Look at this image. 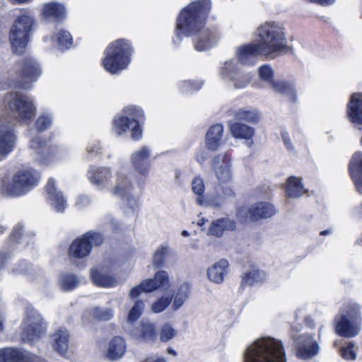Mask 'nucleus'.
Returning a JSON list of instances; mask_svg holds the SVG:
<instances>
[{"label":"nucleus","instance_id":"nucleus-1","mask_svg":"<svg viewBox=\"0 0 362 362\" xmlns=\"http://www.w3.org/2000/svg\"><path fill=\"white\" fill-rule=\"evenodd\" d=\"M211 7L210 0H197L188 4L180 13L177 20L175 35L194 37V48L198 51L207 49L216 45L219 35L216 30L204 29V21Z\"/></svg>","mask_w":362,"mask_h":362},{"label":"nucleus","instance_id":"nucleus-2","mask_svg":"<svg viewBox=\"0 0 362 362\" xmlns=\"http://www.w3.org/2000/svg\"><path fill=\"white\" fill-rule=\"evenodd\" d=\"M243 362H286L282 341L270 337L255 340L243 351Z\"/></svg>","mask_w":362,"mask_h":362},{"label":"nucleus","instance_id":"nucleus-3","mask_svg":"<svg viewBox=\"0 0 362 362\" xmlns=\"http://www.w3.org/2000/svg\"><path fill=\"white\" fill-rule=\"evenodd\" d=\"M132 52L133 47L129 40H116L105 48L101 64L110 74H118L128 67Z\"/></svg>","mask_w":362,"mask_h":362},{"label":"nucleus","instance_id":"nucleus-4","mask_svg":"<svg viewBox=\"0 0 362 362\" xmlns=\"http://www.w3.org/2000/svg\"><path fill=\"white\" fill-rule=\"evenodd\" d=\"M257 35L264 56L274 57L288 48L284 28L278 23H264L259 27Z\"/></svg>","mask_w":362,"mask_h":362},{"label":"nucleus","instance_id":"nucleus-5","mask_svg":"<svg viewBox=\"0 0 362 362\" xmlns=\"http://www.w3.org/2000/svg\"><path fill=\"white\" fill-rule=\"evenodd\" d=\"M34 18L28 13H23L14 20L9 33L13 51L17 54L23 52L29 40L34 25Z\"/></svg>","mask_w":362,"mask_h":362},{"label":"nucleus","instance_id":"nucleus-6","mask_svg":"<svg viewBox=\"0 0 362 362\" xmlns=\"http://www.w3.org/2000/svg\"><path fill=\"white\" fill-rule=\"evenodd\" d=\"M38 180V174L32 168L21 169L14 174L11 182H2L1 191L6 196H21L34 187Z\"/></svg>","mask_w":362,"mask_h":362},{"label":"nucleus","instance_id":"nucleus-7","mask_svg":"<svg viewBox=\"0 0 362 362\" xmlns=\"http://www.w3.org/2000/svg\"><path fill=\"white\" fill-rule=\"evenodd\" d=\"M4 103L13 115L21 121L29 123L35 115L34 104L26 95L11 92L5 95Z\"/></svg>","mask_w":362,"mask_h":362},{"label":"nucleus","instance_id":"nucleus-8","mask_svg":"<svg viewBox=\"0 0 362 362\" xmlns=\"http://www.w3.org/2000/svg\"><path fill=\"white\" fill-rule=\"evenodd\" d=\"M111 192L113 194L124 199L130 208H134L137 205L139 192L132 184L131 177L128 175L118 173L115 185L111 189Z\"/></svg>","mask_w":362,"mask_h":362},{"label":"nucleus","instance_id":"nucleus-9","mask_svg":"<svg viewBox=\"0 0 362 362\" xmlns=\"http://www.w3.org/2000/svg\"><path fill=\"white\" fill-rule=\"evenodd\" d=\"M358 306H354L349 308L346 315L335 317V331L339 335L344 337H353L358 333Z\"/></svg>","mask_w":362,"mask_h":362},{"label":"nucleus","instance_id":"nucleus-10","mask_svg":"<svg viewBox=\"0 0 362 362\" xmlns=\"http://www.w3.org/2000/svg\"><path fill=\"white\" fill-rule=\"evenodd\" d=\"M42 318L32 306H28L26 317L23 323L22 337L23 340L33 341L43 332Z\"/></svg>","mask_w":362,"mask_h":362},{"label":"nucleus","instance_id":"nucleus-11","mask_svg":"<svg viewBox=\"0 0 362 362\" xmlns=\"http://www.w3.org/2000/svg\"><path fill=\"white\" fill-rule=\"evenodd\" d=\"M276 213L274 206L269 202H258L252 205L248 209H240L236 215L240 218L243 214H248L252 221L272 217Z\"/></svg>","mask_w":362,"mask_h":362},{"label":"nucleus","instance_id":"nucleus-12","mask_svg":"<svg viewBox=\"0 0 362 362\" xmlns=\"http://www.w3.org/2000/svg\"><path fill=\"white\" fill-rule=\"evenodd\" d=\"M131 337L139 342L153 343L157 336L156 325L148 321H142L130 330Z\"/></svg>","mask_w":362,"mask_h":362},{"label":"nucleus","instance_id":"nucleus-13","mask_svg":"<svg viewBox=\"0 0 362 362\" xmlns=\"http://www.w3.org/2000/svg\"><path fill=\"white\" fill-rule=\"evenodd\" d=\"M0 362H38V358L26 351L4 348L0 349Z\"/></svg>","mask_w":362,"mask_h":362},{"label":"nucleus","instance_id":"nucleus-14","mask_svg":"<svg viewBox=\"0 0 362 362\" xmlns=\"http://www.w3.org/2000/svg\"><path fill=\"white\" fill-rule=\"evenodd\" d=\"M45 191L47 199L54 210L59 213L64 212L66 207V202L62 192L57 189L53 178L49 179L45 186Z\"/></svg>","mask_w":362,"mask_h":362},{"label":"nucleus","instance_id":"nucleus-15","mask_svg":"<svg viewBox=\"0 0 362 362\" xmlns=\"http://www.w3.org/2000/svg\"><path fill=\"white\" fill-rule=\"evenodd\" d=\"M16 136L7 124L0 126V160L6 158L15 148Z\"/></svg>","mask_w":362,"mask_h":362},{"label":"nucleus","instance_id":"nucleus-16","mask_svg":"<svg viewBox=\"0 0 362 362\" xmlns=\"http://www.w3.org/2000/svg\"><path fill=\"white\" fill-rule=\"evenodd\" d=\"M349 120L358 129H362V93H354L347 106Z\"/></svg>","mask_w":362,"mask_h":362},{"label":"nucleus","instance_id":"nucleus-17","mask_svg":"<svg viewBox=\"0 0 362 362\" xmlns=\"http://www.w3.org/2000/svg\"><path fill=\"white\" fill-rule=\"evenodd\" d=\"M114 125L115 131L118 135H122L129 129L134 140H138L141 137L142 131L138 121H131L129 117L122 115L115 119Z\"/></svg>","mask_w":362,"mask_h":362},{"label":"nucleus","instance_id":"nucleus-18","mask_svg":"<svg viewBox=\"0 0 362 362\" xmlns=\"http://www.w3.org/2000/svg\"><path fill=\"white\" fill-rule=\"evenodd\" d=\"M298 354L303 358H309L315 356L319 351L318 343L313 340V336L304 334L296 339Z\"/></svg>","mask_w":362,"mask_h":362},{"label":"nucleus","instance_id":"nucleus-19","mask_svg":"<svg viewBox=\"0 0 362 362\" xmlns=\"http://www.w3.org/2000/svg\"><path fill=\"white\" fill-rule=\"evenodd\" d=\"M213 168L220 182H228L232 180L230 160L226 155H218L213 160Z\"/></svg>","mask_w":362,"mask_h":362},{"label":"nucleus","instance_id":"nucleus-20","mask_svg":"<svg viewBox=\"0 0 362 362\" xmlns=\"http://www.w3.org/2000/svg\"><path fill=\"white\" fill-rule=\"evenodd\" d=\"M31 148L34 149L37 155V160L42 164L48 163L56 153V148L47 144L41 138H35L31 141Z\"/></svg>","mask_w":362,"mask_h":362},{"label":"nucleus","instance_id":"nucleus-21","mask_svg":"<svg viewBox=\"0 0 362 362\" xmlns=\"http://www.w3.org/2000/svg\"><path fill=\"white\" fill-rule=\"evenodd\" d=\"M87 177L89 182L100 188L107 186L112 177V173L110 168L105 167H93L87 173Z\"/></svg>","mask_w":362,"mask_h":362},{"label":"nucleus","instance_id":"nucleus-22","mask_svg":"<svg viewBox=\"0 0 362 362\" xmlns=\"http://www.w3.org/2000/svg\"><path fill=\"white\" fill-rule=\"evenodd\" d=\"M150 149L144 146L134 152L131 157L134 169L140 174L145 175L150 169Z\"/></svg>","mask_w":362,"mask_h":362},{"label":"nucleus","instance_id":"nucleus-23","mask_svg":"<svg viewBox=\"0 0 362 362\" xmlns=\"http://www.w3.org/2000/svg\"><path fill=\"white\" fill-rule=\"evenodd\" d=\"M41 16L42 19L47 21H61L66 17V9L62 4L49 2L42 6Z\"/></svg>","mask_w":362,"mask_h":362},{"label":"nucleus","instance_id":"nucleus-24","mask_svg":"<svg viewBox=\"0 0 362 362\" xmlns=\"http://www.w3.org/2000/svg\"><path fill=\"white\" fill-rule=\"evenodd\" d=\"M91 252V245L83 236L75 239L69 246L68 256L70 259H83Z\"/></svg>","mask_w":362,"mask_h":362},{"label":"nucleus","instance_id":"nucleus-25","mask_svg":"<svg viewBox=\"0 0 362 362\" xmlns=\"http://www.w3.org/2000/svg\"><path fill=\"white\" fill-rule=\"evenodd\" d=\"M126 343L120 337H113L109 342L105 351V358L111 361L120 359L126 351Z\"/></svg>","mask_w":362,"mask_h":362},{"label":"nucleus","instance_id":"nucleus-26","mask_svg":"<svg viewBox=\"0 0 362 362\" xmlns=\"http://www.w3.org/2000/svg\"><path fill=\"white\" fill-rule=\"evenodd\" d=\"M228 268V261L225 259H220L208 268L207 277L211 282L221 284L227 275Z\"/></svg>","mask_w":362,"mask_h":362},{"label":"nucleus","instance_id":"nucleus-27","mask_svg":"<svg viewBox=\"0 0 362 362\" xmlns=\"http://www.w3.org/2000/svg\"><path fill=\"white\" fill-rule=\"evenodd\" d=\"M349 172L357 191L362 194V153L354 154L349 164Z\"/></svg>","mask_w":362,"mask_h":362},{"label":"nucleus","instance_id":"nucleus-28","mask_svg":"<svg viewBox=\"0 0 362 362\" xmlns=\"http://www.w3.org/2000/svg\"><path fill=\"white\" fill-rule=\"evenodd\" d=\"M236 227L234 221L228 218L216 219L211 222L207 234L215 237H221L226 230H233Z\"/></svg>","mask_w":362,"mask_h":362},{"label":"nucleus","instance_id":"nucleus-29","mask_svg":"<svg viewBox=\"0 0 362 362\" xmlns=\"http://www.w3.org/2000/svg\"><path fill=\"white\" fill-rule=\"evenodd\" d=\"M235 54L239 62L245 64L251 57L263 55V51L259 43H250L238 47Z\"/></svg>","mask_w":362,"mask_h":362},{"label":"nucleus","instance_id":"nucleus-30","mask_svg":"<svg viewBox=\"0 0 362 362\" xmlns=\"http://www.w3.org/2000/svg\"><path fill=\"white\" fill-rule=\"evenodd\" d=\"M271 87L274 91L286 96L291 101H297L298 93L293 83L287 81L277 80L272 82Z\"/></svg>","mask_w":362,"mask_h":362},{"label":"nucleus","instance_id":"nucleus-31","mask_svg":"<svg viewBox=\"0 0 362 362\" xmlns=\"http://www.w3.org/2000/svg\"><path fill=\"white\" fill-rule=\"evenodd\" d=\"M54 349L64 355L69 346V333L66 329L59 328L52 335Z\"/></svg>","mask_w":362,"mask_h":362},{"label":"nucleus","instance_id":"nucleus-32","mask_svg":"<svg viewBox=\"0 0 362 362\" xmlns=\"http://www.w3.org/2000/svg\"><path fill=\"white\" fill-rule=\"evenodd\" d=\"M192 191L194 194H197V197L196 199V202L199 205H205V206H213L214 207H220L223 204V201L221 199H218V200H211L208 202H205L202 194L204 191V185L203 180L199 177H195L192 182Z\"/></svg>","mask_w":362,"mask_h":362},{"label":"nucleus","instance_id":"nucleus-33","mask_svg":"<svg viewBox=\"0 0 362 362\" xmlns=\"http://www.w3.org/2000/svg\"><path fill=\"white\" fill-rule=\"evenodd\" d=\"M223 127L219 124H214L209 128L206 135L208 148L214 151L218 147L223 137Z\"/></svg>","mask_w":362,"mask_h":362},{"label":"nucleus","instance_id":"nucleus-34","mask_svg":"<svg viewBox=\"0 0 362 362\" xmlns=\"http://www.w3.org/2000/svg\"><path fill=\"white\" fill-rule=\"evenodd\" d=\"M230 132L235 138L251 140L255 134V130L240 122H233L230 124Z\"/></svg>","mask_w":362,"mask_h":362},{"label":"nucleus","instance_id":"nucleus-35","mask_svg":"<svg viewBox=\"0 0 362 362\" xmlns=\"http://www.w3.org/2000/svg\"><path fill=\"white\" fill-rule=\"evenodd\" d=\"M286 192L287 196L291 198H298L306 192L301 182V179L295 176L290 177L288 179Z\"/></svg>","mask_w":362,"mask_h":362},{"label":"nucleus","instance_id":"nucleus-36","mask_svg":"<svg viewBox=\"0 0 362 362\" xmlns=\"http://www.w3.org/2000/svg\"><path fill=\"white\" fill-rule=\"evenodd\" d=\"M23 77L30 81H34L41 74L38 63L34 59H25L22 69Z\"/></svg>","mask_w":362,"mask_h":362},{"label":"nucleus","instance_id":"nucleus-37","mask_svg":"<svg viewBox=\"0 0 362 362\" xmlns=\"http://www.w3.org/2000/svg\"><path fill=\"white\" fill-rule=\"evenodd\" d=\"M91 279L94 284L101 287H112L117 285L116 279L112 276L105 274L96 269L90 272Z\"/></svg>","mask_w":362,"mask_h":362},{"label":"nucleus","instance_id":"nucleus-38","mask_svg":"<svg viewBox=\"0 0 362 362\" xmlns=\"http://www.w3.org/2000/svg\"><path fill=\"white\" fill-rule=\"evenodd\" d=\"M267 279V274L259 269H252L244 274L242 277L241 288L247 286H252L255 284L262 283Z\"/></svg>","mask_w":362,"mask_h":362},{"label":"nucleus","instance_id":"nucleus-39","mask_svg":"<svg viewBox=\"0 0 362 362\" xmlns=\"http://www.w3.org/2000/svg\"><path fill=\"white\" fill-rule=\"evenodd\" d=\"M191 285L187 282L180 284L174 294L173 306L174 310L179 309L187 300L190 294Z\"/></svg>","mask_w":362,"mask_h":362},{"label":"nucleus","instance_id":"nucleus-40","mask_svg":"<svg viewBox=\"0 0 362 362\" xmlns=\"http://www.w3.org/2000/svg\"><path fill=\"white\" fill-rule=\"evenodd\" d=\"M151 279L143 281L139 285L132 288L129 293L131 298H137L141 293H150L157 289Z\"/></svg>","mask_w":362,"mask_h":362},{"label":"nucleus","instance_id":"nucleus-41","mask_svg":"<svg viewBox=\"0 0 362 362\" xmlns=\"http://www.w3.org/2000/svg\"><path fill=\"white\" fill-rule=\"evenodd\" d=\"M53 40H55L59 49H69L73 43V39L69 32L60 30L54 33Z\"/></svg>","mask_w":362,"mask_h":362},{"label":"nucleus","instance_id":"nucleus-42","mask_svg":"<svg viewBox=\"0 0 362 362\" xmlns=\"http://www.w3.org/2000/svg\"><path fill=\"white\" fill-rule=\"evenodd\" d=\"M79 282V279L74 274H63L59 279L60 288L65 291L75 288Z\"/></svg>","mask_w":362,"mask_h":362},{"label":"nucleus","instance_id":"nucleus-43","mask_svg":"<svg viewBox=\"0 0 362 362\" xmlns=\"http://www.w3.org/2000/svg\"><path fill=\"white\" fill-rule=\"evenodd\" d=\"M240 68L237 61L234 59L226 60L220 67V74L224 78L230 79L238 71Z\"/></svg>","mask_w":362,"mask_h":362},{"label":"nucleus","instance_id":"nucleus-44","mask_svg":"<svg viewBox=\"0 0 362 362\" xmlns=\"http://www.w3.org/2000/svg\"><path fill=\"white\" fill-rule=\"evenodd\" d=\"M235 117L237 120L245 121L252 124L257 123L260 119L259 114L255 110H240L236 112Z\"/></svg>","mask_w":362,"mask_h":362},{"label":"nucleus","instance_id":"nucleus-45","mask_svg":"<svg viewBox=\"0 0 362 362\" xmlns=\"http://www.w3.org/2000/svg\"><path fill=\"white\" fill-rule=\"evenodd\" d=\"M252 78L250 73H243L239 70L230 79L235 88H243L247 86L251 81Z\"/></svg>","mask_w":362,"mask_h":362},{"label":"nucleus","instance_id":"nucleus-46","mask_svg":"<svg viewBox=\"0 0 362 362\" xmlns=\"http://www.w3.org/2000/svg\"><path fill=\"white\" fill-rule=\"evenodd\" d=\"M172 299L171 295H163L151 305V310L154 313L163 311L170 305Z\"/></svg>","mask_w":362,"mask_h":362},{"label":"nucleus","instance_id":"nucleus-47","mask_svg":"<svg viewBox=\"0 0 362 362\" xmlns=\"http://www.w3.org/2000/svg\"><path fill=\"white\" fill-rule=\"evenodd\" d=\"M156 284L157 289L158 288H169L170 281H169V276L166 272L165 271H159L156 273L153 279H151Z\"/></svg>","mask_w":362,"mask_h":362},{"label":"nucleus","instance_id":"nucleus-48","mask_svg":"<svg viewBox=\"0 0 362 362\" xmlns=\"http://www.w3.org/2000/svg\"><path fill=\"white\" fill-rule=\"evenodd\" d=\"M258 76L259 78L266 82L269 83L271 86L272 85V82H274L275 81L273 79V70L271 68V66L268 64H264L258 68L257 70Z\"/></svg>","mask_w":362,"mask_h":362},{"label":"nucleus","instance_id":"nucleus-49","mask_svg":"<svg viewBox=\"0 0 362 362\" xmlns=\"http://www.w3.org/2000/svg\"><path fill=\"white\" fill-rule=\"evenodd\" d=\"M144 306V305L142 300H136L133 307L129 310L128 321L132 322L137 320L142 314Z\"/></svg>","mask_w":362,"mask_h":362},{"label":"nucleus","instance_id":"nucleus-50","mask_svg":"<svg viewBox=\"0 0 362 362\" xmlns=\"http://www.w3.org/2000/svg\"><path fill=\"white\" fill-rule=\"evenodd\" d=\"M113 310L111 308H94L92 310L93 316L103 321L109 320L113 316Z\"/></svg>","mask_w":362,"mask_h":362},{"label":"nucleus","instance_id":"nucleus-51","mask_svg":"<svg viewBox=\"0 0 362 362\" xmlns=\"http://www.w3.org/2000/svg\"><path fill=\"white\" fill-rule=\"evenodd\" d=\"M168 252L167 247H160L155 252L153 259V264L155 267H160L163 265L165 257Z\"/></svg>","mask_w":362,"mask_h":362},{"label":"nucleus","instance_id":"nucleus-52","mask_svg":"<svg viewBox=\"0 0 362 362\" xmlns=\"http://www.w3.org/2000/svg\"><path fill=\"white\" fill-rule=\"evenodd\" d=\"M86 240H88L89 244L91 245V248L93 246H99L103 244L104 238L101 233L90 231L83 235Z\"/></svg>","mask_w":362,"mask_h":362},{"label":"nucleus","instance_id":"nucleus-53","mask_svg":"<svg viewBox=\"0 0 362 362\" xmlns=\"http://www.w3.org/2000/svg\"><path fill=\"white\" fill-rule=\"evenodd\" d=\"M176 334V330L169 324H165L160 333V340L166 342L173 339Z\"/></svg>","mask_w":362,"mask_h":362},{"label":"nucleus","instance_id":"nucleus-54","mask_svg":"<svg viewBox=\"0 0 362 362\" xmlns=\"http://www.w3.org/2000/svg\"><path fill=\"white\" fill-rule=\"evenodd\" d=\"M52 117L48 115H40L35 122V127L38 132H44L52 124Z\"/></svg>","mask_w":362,"mask_h":362},{"label":"nucleus","instance_id":"nucleus-55","mask_svg":"<svg viewBox=\"0 0 362 362\" xmlns=\"http://www.w3.org/2000/svg\"><path fill=\"white\" fill-rule=\"evenodd\" d=\"M341 355L345 359H356V345L354 342H349L346 346L341 347L340 349Z\"/></svg>","mask_w":362,"mask_h":362},{"label":"nucleus","instance_id":"nucleus-56","mask_svg":"<svg viewBox=\"0 0 362 362\" xmlns=\"http://www.w3.org/2000/svg\"><path fill=\"white\" fill-rule=\"evenodd\" d=\"M123 116L129 117L131 121H132V119L137 121L139 118L143 117V112L139 108L129 107L124 110Z\"/></svg>","mask_w":362,"mask_h":362},{"label":"nucleus","instance_id":"nucleus-57","mask_svg":"<svg viewBox=\"0 0 362 362\" xmlns=\"http://www.w3.org/2000/svg\"><path fill=\"white\" fill-rule=\"evenodd\" d=\"M23 235V226L17 225L13 230L12 238L16 242H18Z\"/></svg>","mask_w":362,"mask_h":362},{"label":"nucleus","instance_id":"nucleus-58","mask_svg":"<svg viewBox=\"0 0 362 362\" xmlns=\"http://www.w3.org/2000/svg\"><path fill=\"white\" fill-rule=\"evenodd\" d=\"M223 194L225 197H231L235 195V192L233 189L228 186L224 187L223 188Z\"/></svg>","mask_w":362,"mask_h":362},{"label":"nucleus","instance_id":"nucleus-59","mask_svg":"<svg viewBox=\"0 0 362 362\" xmlns=\"http://www.w3.org/2000/svg\"><path fill=\"white\" fill-rule=\"evenodd\" d=\"M283 139H284V144H285L287 149L290 150V151L293 150V146L290 139L288 137H287L286 136H284Z\"/></svg>","mask_w":362,"mask_h":362},{"label":"nucleus","instance_id":"nucleus-60","mask_svg":"<svg viewBox=\"0 0 362 362\" xmlns=\"http://www.w3.org/2000/svg\"><path fill=\"white\" fill-rule=\"evenodd\" d=\"M207 157V155L205 152L202 151L199 153V154L197 155V159L199 163H203Z\"/></svg>","mask_w":362,"mask_h":362},{"label":"nucleus","instance_id":"nucleus-61","mask_svg":"<svg viewBox=\"0 0 362 362\" xmlns=\"http://www.w3.org/2000/svg\"><path fill=\"white\" fill-rule=\"evenodd\" d=\"M8 256L6 254H0V269L4 267Z\"/></svg>","mask_w":362,"mask_h":362},{"label":"nucleus","instance_id":"nucleus-62","mask_svg":"<svg viewBox=\"0 0 362 362\" xmlns=\"http://www.w3.org/2000/svg\"><path fill=\"white\" fill-rule=\"evenodd\" d=\"M143 362H166V361L163 358H156L154 357H151V358H146Z\"/></svg>","mask_w":362,"mask_h":362},{"label":"nucleus","instance_id":"nucleus-63","mask_svg":"<svg viewBox=\"0 0 362 362\" xmlns=\"http://www.w3.org/2000/svg\"><path fill=\"white\" fill-rule=\"evenodd\" d=\"M9 1L15 4H21L28 3L30 0H9Z\"/></svg>","mask_w":362,"mask_h":362},{"label":"nucleus","instance_id":"nucleus-64","mask_svg":"<svg viewBox=\"0 0 362 362\" xmlns=\"http://www.w3.org/2000/svg\"><path fill=\"white\" fill-rule=\"evenodd\" d=\"M356 212L359 216L362 217V204L357 208Z\"/></svg>","mask_w":362,"mask_h":362}]
</instances>
